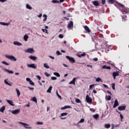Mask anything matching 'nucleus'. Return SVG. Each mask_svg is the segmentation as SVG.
<instances>
[{
	"label": "nucleus",
	"mask_w": 129,
	"mask_h": 129,
	"mask_svg": "<svg viewBox=\"0 0 129 129\" xmlns=\"http://www.w3.org/2000/svg\"><path fill=\"white\" fill-rule=\"evenodd\" d=\"M19 123L20 124H22V125H23L25 128H32V127L30 126V125H29V124H27V123L19 122Z\"/></svg>",
	"instance_id": "f257e3e1"
},
{
	"label": "nucleus",
	"mask_w": 129,
	"mask_h": 129,
	"mask_svg": "<svg viewBox=\"0 0 129 129\" xmlns=\"http://www.w3.org/2000/svg\"><path fill=\"white\" fill-rule=\"evenodd\" d=\"M86 101L88 103L91 104L92 103V99L88 95H87L86 96Z\"/></svg>",
	"instance_id": "f03ea898"
},
{
	"label": "nucleus",
	"mask_w": 129,
	"mask_h": 129,
	"mask_svg": "<svg viewBox=\"0 0 129 129\" xmlns=\"http://www.w3.org/2000/svg\"><path fill=\"white\" fill-rule=\"evenodd\" d=\"M6 58H8V59H9L10 60H11L12 61H17V58L15 57L14 56L12 55H6Z\"/></svg>",
	"instance_id": "7ed1b4c3"
},
{
	"label": "nucleus",
	"mask_w": 129,
	"mask_h": 129,
	"mask_svg": "<svg viewBox=\"0 0 129 129\" xmlns=\"http://www.w3.org/2000/svg\"><path fill=\"white\" fill-rule=\"evenodd\" d=\"M66 58L68 60H69L71 63H75V59H74V58L71 57L69 56H66Z\"/></svg>",
	"instance_id": "20e7f679"
},
{
	"label": "nucleus",
	"mask_w": 129,
	"mask_h": 129,
	"mask_svg": "<svg viewBox=\"0 0 129 129\" xmlns=\"http://www.w3.org/2000/svg\"><path fill=\"white\" fill-rule=\"evenodd\" d=\"M26 53H30V54H33L35 50L33 48H29L25 50Z\"/></svg>",
	"instance_id": "39448f33"
},
{
	"label": "nucleus",
	"mask_w": 129,
	"mask_h": 129,
	"mask_svg": "<svg viewBox=\"0 0 129 129\" xmlns=\"http://www.w3.org/2000/svg\"><path fill=\"white\" fill-rule=\"evenodd\" d=\"M113 77L114 79H115V78L116 76H119V71H116V72H113L112 73Z\"/></svg>",
	"instance_id": "423d86ee"
},
{
	"label": "nucleus",
	"mask_w": 129,
	"mask_h": 129,
	"mask_svg": "<svg viewBox=\"0 0 129 129\" xmlns=\"http://www.w3.org/2000/svg\"><path fill=\"white\" fill-rule=\"evenodd\" d=\"M28 67H29L30 68H33V69H36V68H37V66L35 64V63L28 64Z\"/></svg>",
	"instance_id": "0eeeda50"
},
{
	"label": "nucleus",
	"mask_w": 129,
	"mask_h": 129,
	"mask_svg": "<svg viewBox=\"0 0 129 129\" xmlns=\"http://www.w3.org/2000/svg\"><path fill=\"white\" fill-rule=\"evenodd\" d=\"M125 108H126V106H120L118 107V110H125Z\"/></svg>",
	"instance_id": "6e6552de"
},
{
	"label": "nucleus",
	"mask_w": 129,
	"mask_h": 129,
	"mask_svg": "<svg viewBox=\"0 0 129 129\" xmlns=\"http://www.w3.org/2000/svg\"><path fill=\"white\" fill-rule=\"evenodd\" d=\"M85 30L86 31V33H90L91 31H90V29H89V27H88V26L85 25L84 27Z\"/></svg>",
	"instance_id": "1a4fd4ad"
},
{
	"label": "nucleus",
	"mask_w": 129,
	"mask_h": 129,
	"mask_svg": "<svg viewBox=\"0 0 129 129\" xmlns=\"http://www.w3.org/2000/svg\"><path fill=\"white\" fill-rule=\"evenodd\" d=\"M13 114H18L20 113V109H17L16 110H13L12 111Z\"/></svg>",
	"instance_id": "9d476101"
},
{
	"label": "nucleus",
	"mask_w": 129,
	"mask_h": 129,
	"mask_svg": "<svg viewBox=\"0 0 129 129\" xmlns=\"http://www.w3.org/2000/svg\"><path fill=\"white\" fill-rule=\"evenodd\" d=\"M118 101H117V100H115L114 103L113 105V108H115V107H116V106H118Z\"/></svg>",
	"instance_id": "9b49d317"
},
{
	"label": "nucleus",
	"mask_w": 129,
	"mask_h": 129,
	"mask_svg": "<svg viewBox=\"0 0 129 129\" xmlns=\"http://www.w3.org/2000/svg\"><path fill=\"white\" fill-rule=\"evenodd\" d=\"M93 5H94V6H95V7H98V6H99V2H98V1H94L93 2Z\"/></svg>",
	"instance_id": "f8f14e48"
},
{
	"label": "nucleus",
	"mask_w": 129,
	"mask_h": 129,
	"mask_svg": "<svg viewBox=\"0 0 129 129\" xmlns=\"http://www.w3.org/2000/svg\"><path fill=\"white\" fill-rule=\"evenodd\" d=\"M4 70L5 71V72H7L9 74H14V71H10L7 69H4Z\"/></svg>",
	"instance_id": "ddd939ff"
},
{
	"label": "nucleus",
	"mask_w": 129,
	"mask_h": 129,
	"mask_svg": "<svg viewBox=\"0 0 129 129\" xmlns=\"http://www.w3.org/2000/svg\"><path fill=\"white\" fill-rule=\"evenodd\" d=\"M77 56H78V57H79V58H81L82 57H84L85 56H86V53L85 52H83L81 54H77Z\"/></svg>",
	"instance_id": "4468645a"
},
{
	"label": "nucleus",
	"mask_w": 129,
	"mask_h": 129,
	"mask_svg": "<svg viewBox=\"0 0 129 129\" xmlns=\"http://www.w3.org/2000/svg\"><path fill=\"white\" fill-rule=\"evenodd\" d=\"M76 81V78H74L73 80L71 81L70 83L69 84H73L74 85H75V82Z\"/></svg>",
	"instance_id": "2eb2a0df"
},
{
	"label": "nucleus",
	"mask_w": 129,
	"mask_h": 129,
	"mask_svg": "<svg viewBox=\"0 0 129 129\" xmlns=\"http://www.w3.org/2000/svg\"><path fill=\"white\" fill-rule=\"evenodd\" d=\"M102 68L103 69H108V70H110L111 69V68L109 66H107L106 65H104L102 67Z\"/></svg>",
	"instance_id": "dca6fc26"
},
{
	"label": "nucleus",
	"mask_w": 129,
	"mask_h": 129,
	"mask_svg": "<svg viewBox=\"0 0 129 129\" xmlns=\"http://www.w3.org/2000/svg\"><path fill=\"white\" fill-rule=\"evenodd\" d=\"M73 27V21H71L70 23L68 25V28L71 29Z\"/></svg>",
	"instance_id": "f3484780"
},
{
	"label": "nucleus",
	"mask_w": 129,
	"mask_h": 129,
	"mask_svg": "<svg viewBox=\"0 0 129 129\" xmlns=\"http://www.w3.org/2000/svg\"><path fill=\"white\" fill-rule=\"evenodd\" d=\"M7 101L12 106H15V104H14V102L10 100H7Z\"/></svg>",
	"instance_id": "a211bd4d"
},
{
	"label": "nucleus",
	"mask_w": 129,
	"mask_h": 129,
	"mask_svg": "<svg viewBox=\"0 0 129 129\" xmlns=\"http://www.w3.org/2000/svg\"><path fill=\"white\" fill-rule=\"evenodd\" d=\"M13 44L15 45V46H22V43L18 41H15Z\"/></svg>",
	"instance_id": "6ab92c4d"
},
{
	"label": "nucleus",
	"mask_w": 129,
	"mask_h": 129,
	"mask_svg": "<svg viewBox=\"0 0 129 129\" xmlns=\"http://www.w3.org/2000/svg\"><path fill=\"white\" fill-rule=\"evenodd\" d=\"M29 58L30 59H31V60H33L34 61H36V60L37 59V57L33 55H30L29 56Z\"/></svg>",
	"instance_id": "aec40b11"
},
{
	"label": "nucleus",
	"mask_w": 129,
	"mask_h": 129,
	"mask_svg": "<svg viewBox=\"0 0 129 129\" xmlns=\"http://www.w3.org/2000/svg\"><path fill=\"white\" fill-rule=\"evenodd\" d=\"M6 110V107L5 106H3L0 108V111L1 112H4L5 110Z\"/></svg>",
	"instance_id": "412c9836"
},
{
	"label": "nucleus",
	"mask_w": 129,
	"mask_h": 129,
	"mask_svg": "<svg viewBox=\"0 0 129 129\" xmlns=\"http://www.w3.org/2000/svg\"><path fill=\"white\" fill-rule=\"evenodd\" d=\"M28 39H29V36L27 35H25L24 36V40L25 41V42H27L28 41Z\"/></svg>",
	"instance_id": "4be33fe9"
},
{
	"label": "nucleus",
	"mask_w": 129,
	"mask_h": 129,
	"mask_svg": "<svg viewBox=\"0 0 129 129\" xmlns=\"http://www.w3.org/2000/svg\"><path fill=\"white\" fill-rule=\"evenodd\" d=\"M16 91L17 93L18 97H20V95H21V92H20V90H19V89H16Z\"/></svg>",
	"instance_id": "5701e85b"
},
{
	"label": "nucleus",
	"mask_w": 129,
	"mask_h": 129,
	"mask_svg": "<svg viewBox=\"0 0 129 129\" xmlns=\"http://www.w3.org/2000/svg\"><path fill=\"white\" fill-rule=\"evenodd\" d=\"M31 100L34 101V102H35V103H37V98L36 97H32V99H31Z\"/></svg>",
	"instance_id": "b1692460"
},
{
	"label": "nucleus",
	"mask_w": 129,
	"mask_h": 129,
	"mask_svg": "<svg viewBox=\"0 0 129 129\" xmlns=\"http://www.w3.org/2000/svg\"><path fill=\"white\" fill-rule=\"evenodd\" d=\"M66 108H71V106H65L63 107H61V109H62V110L66 109Z\"/></svg>",
	"instance_id": "393cba45"
},
{
	"label": "nucleus",
	"mask_w": 129,
	"mask_h": 129,
	"mask_svg": "<svg viewBox=\"0 0 129 129\" xmlns=\"http://www.w3.org/2000/svg\"><path fill=\"white\" fill-rule=\"evenodd\" d=\"M5 84H6L7 85H9V86H12V85L11 84H10L8 82V80H5Z\"/></svg>",
	"instance_id": "a878e982"
},
{
	"label": "nucleus",
	"mask_w": 129,
	"mask_h": 129,
	"mask_svg": "<svg viewBox=\"0 0 129 129\" xmlns=\"http://www.w3.org/2000/svg\"><path fill=\"white\" fill-rule=\"evenodd\" d=\"M52 86H50L49 87L48 89L47 90V92L48 93H51V91L52 90Z\"/></svg>",
	"instance_id": "bb28decb"
},
{
	"label": "nucleus",
	"mask_w": 129,
	"mask_h": 129,
	"mask_svg": "<svg viewBox=\"0 0 129 129\" xmlns=\"http://www.w3.org/2000/svg\"><path fill=\"white\" fill-rule=\"evenodd\" d=\"M96 82H100V81L102 82V80H101L100 78L98 77L97 79H96Z\"/></svg>",
	"instance_id": "cd10ccee"
},
{
	"label": "nucleus",
	"mask_w": 129,
	"mask_h": 129,
	"mask_svg": "<svg viewBox=\"0 0 129 129\" xmlns=\"http://www.w3.org/2000/svg\"><path fill=\"white\" fill-rule=\"evenodd\" d=\"M43 17L44 18V19L43 20V22H46V21H47V15L44 14Z\"/></svg>",
	"instance_id": "c85d7f7f"
},
{
	"label": "nucleus",
	"mask_w": 129,
	"mask_h": 129,
	"mask_svg": "<svg viewBox=\"0 0 129 129\" xmlns=\"http://www.w3.org/2000/svg\"><path fill=\"white\" fill-rule=\"evenodd\" d=\"M108 3L110 5L114 4V0H108Z\"/></svg>",
	"instance_id": "c756f323"
},
{
	"label": "nucleus",
	"mask_w": 129,
	"mask_h": 129,
	"mask_svg": "<svg viewBox=\"0 0 129 129\" xmlns=\"http://www.w3.org/2000/svg\"><path fill=\"white\" fill-rule=\"evenodd\" d=\"M53 74L56 76V77H60V74H59L57 72H55L53 73Z\"/></svg>",
	"instance_id": "7c9ffc66"
},
{
	"label": "nucleus",
	"mask_w": 129,
	"mask_h": 129,
	"mask_svg": "<svg viewBox=\"0 0 129 129\" xmlns=\"http://www.w3.org/2000/svg\"><path fill=\"white\" fill-rule=\"evenodd\" d=\"M84 121H85V120L84 119V118H82L78 122V123H82L84 122Z\"/></svg>",
	"instance_id": "2f4dec72"
},
{
	"label": "nucleus",
	"mask_w": 129,
	"mask_h": 129,
	"mask_svg": "<svg viewBox=\"0 0 129 129\" xmlns=\"http://www.w3.org/2000/svg\"><path fill=\"white\" fill-rule=\"evenodd\" d=\"M68 114V113L67 112H64V113H62L61 114H60V116H66V115H67Z\"/></svg>",
	"instance_id": "473e14b6"
},
{
	"label": "nucleus",
	"mask_w": 129,
	"mask_h": 129,
	"mask_svg": "<svg viewBox=\"0 0 129 129\" xmlns=\"http://www.w3.org/2000/svg\"><path fill=\"white\" fill-rule=\"evenodd\" d=\"M43 66H44V68H46V69H49V68L48 64L46 63H44Z\"/></svg>",
	"instance_id": "72a5a7b5"
},
{
	"label": "nucleus",
	"mask_w": 129,
	"mask_h": 129,
	"mask_svg": "<svg viewBox=\"0 0 129 129\" xmlns=\"http://www.w3.org/2000/svg\"><path fill=\"white\" fill-rule=\"evenodd\" d=\"M111 86H112L113 90H115V84L114 83H112L111 84Z\"/></svg>",
	"instance_id": "f704fd0d"
},
{
	"label": "nucleus",
	"mask_w": 129,
	"mask_h": 129,
	"mask_svg": "<svg viewBox=\"0 0 129 129\" xmlns=\"http://www.w3.org/2000/svg\"><path fill=\"white\" fill-rule=\"evenodd\" d=\"M111 61H108L107 62V64H110V65H112V66H113V67H115V66H114V63L113 62L112 63H111Z\"/></svg>",
	"instance_id": "c9c22d12"
},
{
	"label": "nucleus",
	"mask_w": 129,
	"mask_h": 129,
	"mask_svg": "<svg viewBox=\"0 0 129 129\" xmlns=\"http://www.w3.org/2000/svg\"><path fill=\"white\" fill-rule=\"evenodd\" d=\"M26 8L28 10H32V7H31L30 5H29V4L26 5Z\"/></svg>",
	"instance_id": "e433bc0d"
},
{
	"label": "nucleus",
	"mask_w": 129,
	"mask_h": 129,
	"mask_svg": "<svg viewBox=\"0 0 129 129\" xmlns=\"http://www.w3.org/2000/svg\"><path fill=\"white\" fill-rule=\"evenodd\" d=\"M105 127L106 128H109L110 127V124H106L105 125Z\"/></svg>",
	"instance_id": "4c0bfd02"
},
{
	"label": "nucleus",
	"mask_w": 129,
	"mask_h": 129,
	"mask_svg": "<svg viewBox=\"0 0 129 129\" xmlns=\"http://www.w3.org/2000/svg\"><path fill=\"white\" fill-rule=\"evenodd\" d=\"M52 3L53 4H58L59 3V1H58L57 0H52Z\"/></svg>",
	"instance_id": "58836bf2"
},
{
	"label": "nucleus",
	"mask_w": 129,
	"mask_h": 129,
	"mask_svg": "<svg viewBox=\"0 0 129 129\" xmlns=\"http://www.w3.org/2000/svg\"><path fill=\"white\" fill-rule=\"evenodd\" d=\"M99 115L98 114H95L93 115V117L95 118V119H97L98 118Z\"/></svg>",
	"instance_id": "ea45409f"
},
{
	"label": "nucleus",
	"mask_w": 129,
	"mask_h": 129,
	"mask_svg": "<svg viewBox=\"0 0 129 129\" xmlns=\"http://www.w3.org/2000/svg\"><path fill=\"white\" fill-rule=\"evenodd\" d=\"M45 75L47 77H50V76H51V75H50V74L48 73L47 72L45 73Z\"/></svg>",
	"instance_id": "a19ab883"
},
{
	"label": "nucleus",
	"mask_w": 129,
	"mask_h": 129,
	"mask_svg": "<svg viewBox=\"0 0 129 129\" xmlns=\"http://www.w3.org/2000/svg\"><path fill=\"white\" fill-rule=\"evenodd\" d=\"M29 84H30V85H32V86H34V85H35V83L33 82L32 80L29 82Z\"/></svg>",
	"instance_id": "79ce46f5"
},
{
	"label": "nucleus",
	"mask_w": 129,
	"mask_h": 129,
	"mask_svg": "<svg viewBox=\"0 0 129 129\" xmlns=\"http://www.w3.org/2000/svg\"><path fill=\"white\" fill-rule=\"evenodd\" d=\"M2 63H3V64H5V65H7V66L10 65V64H9V63H8L5 61H2Z\"/></svg>",
	"instance_id": "37998d69"
},
{
	"label": "nucleus",
	"mask_w": 129,
	"mask_h": 129,
	"mask_svg": "<svg viewBox=\"0 0 129 129\" xmlns=\"http://www.w3.org/2000/svg\"><path fill=\"white\" fill-rule=\"evenodd\" d=\"M76 101L77 103H80L81 102V101L79 99H76Z\"/></svg>",
	"instance_id": "c03bdc74"
},
{
	"label": "nucleus",
	"mask_w": 129,
	"mask_h": 129,
	"mask_svg": "<svg viewBox=\"0 0 129 129\" xmlns=\"http://www.w3.org/2000/svg\"><path fill=\"white\" fill-rule=\"evenodd\" d=\"M51 79V80H57V78L56 77H52Z\"/></svg>",
	"instance_id": "a18cd8bd"
},
{
	"label": "nucleus",
	"mask_w": 129,
	"mask_h": 129,
	"mask_svg": "<svg viewBox=\"0 0 129 129\" xmlns=\"http://www.w3.org/2000/svg\"><path fill=\"white\" fill-rule=\"evenodd\" d=\"M106 98L107 100H110V99H111V97L110 96H106Z\"/></svg>",
	"instance_id": "49530a36"
},
{
	"label": "nucleus",
	"mask_w": 129,
	"mask_h": 129,
	"mask_svg": "<svg viewBox=\"0 0 129 129\" xmlns=\"http://www.w3.org/2000/svg\"><path fill=\"white\" fill-rule=\"evenodd\" d=\"M120 117L121 121H122V119L123 118V116L121 113H120Z\"/></svg>",
	"instance_id": "de8ad7c7"
},
{
	"label": "nucleus",
	"mask_w": 129,
	"mask_h": 129,
	"mask_svg": "<svg viewBox=\"0 0 129 129\" xmlns=\"http://www.w3.org/2000/svg\"><path fill=\"white\" fill-rule=\"evenodd\" d=\"M37 124L43 125L44 124V123H43V122L38 121V122H37Z\"/></svg>",
	"instance_id": "09e8293b"
},
{
	"label": "nucleus",
	"mask_w": 129,
	"mask_h": 129,
	"mask_svg": "<svg viewBox=\"0 0 129 129\" xmlns=\"http://www.w3.org/2000/svg\"><path fill=\"white\" fill-rule=\"evenodd\" d=\"M59 38H60V39H63V38H64V36H63L62 34H59Z\"/></svg>",
	"instance_id": "8fccbe9b"
},
{
	"label": "nucleus",
	"mask_w": 129,
	"mask_h": 129,
	"mask_svg": "<svg viewBox=\"0 0 129 129\" xmlns=\"http://www.w3.org/2000/svg\"><path fill=\"white\" fill-rule=\"evenodd\" d=\"M56 95H57V96H58V97L60 98V99H61V98H62L61 96H60V95H59V94L58 93V92H56Z\"/></svg>",
	"instance_id": "3c124183"
},
{
	"label": "nucleus",
	"mask_w": 129,
	"mask_h": 129,
	"mask_svg": "<svg viewBox=\"0 0 129 129\" xmlns=\"http://www.w3.org/2000/svg\"><path fill=\"white\" fill-rule=\"evenodd\" d=\"M118 6L119 7H120L121 8H123V7H124V6L120 3L118 4Z\"/></svg>",
	"instance_id": "603ef678"
},
{
	"label": "nucleus",
	"mask_w": 129,
	"mask_h": 129,
	"mask_svg": "<svg viewBox=\"0 0 129 129\" xmlns=\"http://www.w3.org/2000/svg\"><path fill=\"white\" fill-rule=\"evenodd\" d=\"M93 61L96 62V61H98V58H97V57L94 58H93Z\"/></svg>",
	"instance_id": "864d4df0"
},
{
	"label": "nucleus",
	"mask_w": 129,
	"mask_h": 129,
	"mask_svg": "<svg viewBox=\"0 0 129 129\" xmlns=\"http://www.w3.org/2000/svg\"><path fill=\"white\" fill-rule=\"evenodd\" d=\"M56 54H57V55H62V53H61L60 52V51H59L58 50H57V51H56Z\"/></svg>",
	"instance_id": "5fc2aeb1"
},
{
	"label": "nucleus",
	"mask_w": 129,
	"mask_h": 129,
	"mask_svg": "<svg viewBox=\"0 0 129 129\" xmlns=\"http://www.w3.org/2000/svg\"><path fill=\"white\" fill-rule=\"evenodd\" d=\"M1 25H3V26H6V25H8V24L7 23H4V22H1Z\"/></svg>",
	"instance_id": "6e6d98bb"
},
{
	"label": "nucleus",
	"mask_w": 129,
	"mask_h": 129,
	"mask_svg": "<svg viewBox=\"0 0 129 129\" xmlns=\"http://www.w3.org/2000/svg\"><path fill=\"white\" fill-rule=\"evenodd\" d=\"M31 81V79H30L29 78H26V81L30 82Z\"/></svg>",
	"instance_id": "4d7b16f0"
},
{
	"label": "nucleus",
	"mask_w": 129,
	"mask_h": 129,
	"mask_svg": "<svg viewBox=\"0 0 129 129\" xmlns=\"http://www.w3.org/2000/svg\"><path fill=\"white\" fill-rule=\"evenodd\" d=\"M90 110L91 111H92V112H95V110L94 109H93V108H90Z\"/></svg>",
	"instance_id": "13d9d810"
},
{
	"label": "nucleus",
	"mask_w": 129,
	"mask_h": 129,
	"mask_svg": "<svg viewBox=\"0 0 129 129\" xmlns=\"http://www.w3.org/2000/svg\"><path fill=\"white\" fill-rule=\"evenodd\" d=\"M102 5H105V0H101Z\"/></svg>",
	"instance_id": "bf43d9fd"
},
{
	"label": "nucleus",
	"mask_w": 129,
	"mask_h": 129,
	"mask_svg": "<svg viewBox=\"0 0 129 129\" xmlns=\"http://www.w3.org/2000/svg\"><path fill=\"white\" fill-rule=\"evenodd\" d=\"M121 13H122V14H127L126 11H124L123 10H121Z\"/></svg>",
	"instance_id": "052dcab7"
},
{
	"label": "nucleus",
	"mask_w": 129,
	"mask_h": 129,
	"mask_svg": "<svg viewBox=\"0 0 129 129\" xmlns=\"http://www.w3.org/2000/svg\"><path fill=\"white\" fill-rule=\"evenodd\" d=\"M28 88L29 90H34V88L28 87Z\"/></svg>",
	"instance_id": "680f3d73"
},
{
	"label": "nucleus",
	"mask_w": 129,
	"mask_h": 129,
	"mask_svg": "<svg viewBox=\"0 0 129 129\" xmlns=\"http://www.w3.org/2000/svg\"><path fill=\"white\" fill-rule=\"evenodd\" d=\"M103 86L105 88H108V86H107V85H105V84H103Z\"/></svg>",
	"instance_id": "e2e57ef3"
},
{
	"label": "nucleus",
	"mask_w": 129,
	"mask_h": 129,
	"mask_svg": "<svg viewBox=\"0 0 129 129\" xmlns=\"http://www.w3.org/2000/svg\"><path fill=\"white\" fill-rule=\"evenodd\" d=\"M36 77L38 80H41V77L40 76H37Z\"/></svg>",
	"instance_id": "0e129e2a"
},
{
	"label": "nucleus",
	"mask_w": 129,
	"mask_h": 129,
	"mask_svg": "<svg viewBox=\"0 0 129 129\" xmlns=\"http://www.w3.org/2000/svg\"><path fill=\"white\" fill-rule=\"evenodd\" d=\"M93 86H94V85H90L89 86V88L91 89V88H92Z\"/></svg>",
	"instance_id": "69168bd1"
},
{
	"label": "nucleus",
	"mask_w": 129,
	"mask_h": 129,
	"mask_svg": "<svg viewBox=\"0 0 129 129\" xmlns=\"http://www.w3.org/2000/svg\"><path fill=\"white\" fill-rule=\"evenodd\" d=\"M42 15V14H40L39 15H38L37 17H38V18H41Z\"/></svg>",
	"instance_id": "338daca9"
},
{
	"label": "nucleus",
	"mask_w": 129,
	"mask_h": 129,
	"mask_svg": "<svg viewBox=\"0 0 129 129\" xmlns=\"http://www.w3.org/2000/svg\"><path fill=\"white\" fill-rule=\"evenodd\" d=\"M87 66L88 67H90V68H92V65L87 64Z\"/></svg>",
	"instance_id": "774afa93"
}]
</instances>
